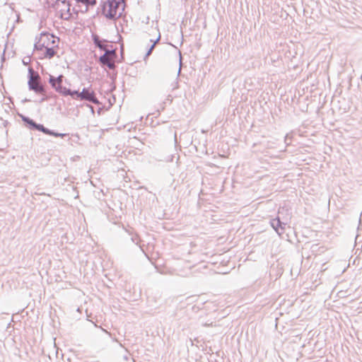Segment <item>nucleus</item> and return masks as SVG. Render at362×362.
<instances>
[{
	"label": "nucleus",
	"mask_w": 362,
	"mask_h": 362,
	"mask_svg": "<svg viewBox=\"0 0 362 362\" xmlns=\"http://www.w3.org/2000/svg\"><path fill=\"white\" fill-rule=\"evenodd\" d=\"M291 137H290L288 134H286L284 138V141L287 146L291 144Z\"/></svg>",
	"instance_id": "a211bd4d"
},
{
	"label": "nucleus",
	"mask_w": 362,
	"mask_h": 362,
	"mask_svg": "<svg viewBox=\"0 0 362 362\" xmlns=\"http://www.w3.org/2000/svg\"><path fill=\"white\" fill-rule=\"evenodd\" d=\"M81 101H88L95 105L100 103L95 92L90 88H83L81 91Z\"/></svg>",
	"instance_id": "423d86ee"
},
{
	"label": "nucleus",
	"mask_w": 362,
	"mask_h": 362,
	"mask_svg": "<svg viewBox=\"0 0 362 362\" xmlns=\"http://www.w3.org/2000/svg\"><path fill=\"white\" fill-rule=\"evenodd\" d=\"M105 66L108 67L111 70L115 69L116 67L113 61L108 62V64Z\"/></svg>",
	"instance_id": "f3484780"
},
{
	"label": "nucleus",
	"mask_w": 362,
	"mask_h": 362,
	"mask_svg": "<svg viewBox=\"0 0 362 362\" xmlns=\"http://www.w3.org/2000/svg\"><path fill=\"white\" fill-rule=\"evenodd\" d=\"M43 49H45V42L42 43L39 39L35 37V42L34 44V50L35 51H42Z\"/></svg>",
	"instance_id": "ddd939ff"
},
{
	"label": "nucleus",
	"mask_w": 362,
	"mask_h": 362,
	"mask_svg": "<svg viewBox=\"0 0 362 362\" xmlns=\"http://www.w3.org/2000/svg\"><path fill=\"white\" fill-rule=\"evenodd\" d=\"M77 3H81V4H83V1H85L86 0H75Z\"/></svg>",
	"instance_id": "4be33fe9"
},
{
	"label": "nucleus",
	"mask_w": 362,
	"mask_h": 362,
	"mask_svg": "<svg viewBox=\"0 0 362 362\" xmlns=\"http://www.w3.org/2000/svg\"><path fill=\"white\" fill-rule=\"evenodd\" d=\"M30 61H28V62L25 61V59H23V63L24 65H27L28 64Z\"/></svg>",
	"instance_id": "5701e85b"
},
{
	"label": "nucleus",
	"mask_w": 362,
	"mask_h": 362,
	"mask_svg": "<svg viewBox=\"0 0 362 362\" xmlns=\"http://www.w3.org/2000/svg\"><path fill=\"white\" fill-rule=\"evenodd\" d=\"M104 52L105 54H106L107 56H110V57L114 59H116L117 58V54L115 49H109L107 47L104 50Z\"/></svg>",
	"instance_id": "f8f14e48"
},
{
	"label": "nucleus",
	"mask_w": 362,
	"mask_h": 362,
	"mask_svg": "<svg viewBox=\"0 0 362 362\" xmlns=\"http://www.w3.org/2000/svg\"><path fill=\"white\" fill-rule=\"evenodd\" d=\"M62 95L65 96V97L71 96L73 99L79 100H81V96H83L81 91L80 92L79 90H71L67 88L64 89V91L62 93Z\"/></svg>",
	"instance_id": "1a4fd4ad"
},
{
	"label": "nucleus",
	"mask_w": 362,
	"mask_h": 362,
	"mask_svg": "<svg viewBox=\"0 0 362 362\" xmlns=\"http://www.w3.org/2000/svg\"><path fill=\"white\" fill-rule=\"evenodd\" d=\"M8 124H9V122H8L7 120H5V121L4 122V127H7V125H8Z\"/></svg>",
	"instance_id": "412c9836"
},
{
	"label": "nucleus",
	"mask_w": 362,
	"mask_h": 362,
	"mask_svg": "<svg viewBox=\"0 0 362 362\" xmlns=\"http://www.w3.org/2000/svg\"><path fill=\"white\" fill-rule=\"evenodd\" d=\"M17 116L21 119L23 126L30 131H38L46 135L52 136L54 137L64 138L69 136V134L59 133L54 130L49 129V128L45 127L42 124L36 122L33 119L22 113L17 112Z\"/></svg>",
	"instance_id": "f03ea898"
},
{
	"label": "nucleus",
	"mask_w": 362,
	"mask_h": 362,
	"mask_svg": "<svg viewBox=\"0 0 362 362\" xmlns=\"http://www.w3.org/2000/svg\"><path fill=\"white\" fill-rule=\"evenodd\" d=\"M155 42H153L151 47H149V49H148L147 52L146 53V55L144 57V60H146L152 53L153 49L155 48Z\"/></svg>",
	"instance_id": "4468645a"
},
{
	"label": "nucleus",
	"mask_w": 362,
	"mask_h": 362,
	"mask_svg": "<svg viewBox=\"0 0 362 362\" xmlns=\"http://www.w3.org/2000/svg\"><path fill=\"white\" fill-rule=\"evenodd\" d=\"M270 225L279 235L284 233L286 223L282 222L279 217L272 219Z\"/></svg>",
	"instance_id": "0eeeda50"
},
{
	"label": "nucleus",
	"mask_w": 362,
	"mask_h": 362,
	"mask_svg": "<svg viewBox=\"0 0 362 362\" xmlns=\"http://www.w3.org/2000/svg\"><path fill=\"white\" fill-rule=\"evenodd\" d=\"M57 48L58 47H54L53 45L45 47L43 57L49 59H52L57 54Z\"/></svg>",
	"instance_id": "9d476101"
},
{
	"label": "nucleus",
	"mask_w": 362,
	"mask_h": 362,
	"mask_svg": "<svg viewBox=\"0 0 362 362\" xmlns=\"http://www.w3.org/2000/svg\"><path fill=\"white\" fill-rule=\"evenodd\" d=\"M96 3H97L96 0H86L85 1H83V4H85L86 6V8L88 6H95Z\"/></svg>",
	"instance_id": "2eb2a0df"
},
{
	"label": "nucleus",
	"mask_w": 362,
	"mask_h": 362,
	"mask_svg": "<svg viewBox=\"0 0 362 362\" xmlns=\"http://www.w3.org/2000/svg\"><path fill=\"white\" fill-rule=\"evenodd\" d=\"M125 7L124 0H104L101 1L98 10L107 20L115 21L122 16Z\"/></svg>",
	"instance_id": "f257e3e1"
},
{
	"label": "nucleus",
	"mask_w": 362,
	"mask_h": 362,
	"mask_svg": "<svg viewBox=\"0 0 362 362\" xmlns=\"http://www.w3.org/2000/svg\"><path fill=\"white\" fill-rule=\"evenodd\" d=\"M37 39H39L42 43L45 42V47L50 45L58 47V42H59V38L58 37L46 31L42 32L39 37L37 36Z\"/></svg>",
	"instance_id": "20e7f679"
},
{
	"label": "nucleus",
	"mask_w": 362,
	"mask_h": 362,
	"mask_svg": "<svg viewBox=\"0 0 362 362\" xmlns=\"http://www.w3.org/2000/svg\"><path fill=\"white\" fill-rule=\"evenodd\" d=\"M64 78V76L62 74H60L57 77L49 75L48 79V83L50 84L52 88L60 95L63 93L64 89L66 88V87L62 86Z\"/></svg>",
	"instance_id": "39448f33"
},
{
	"label": "nucleus",
	"mask_w": 362,
	"mask_h": 362,
	"mask_svg": "<svg viewBox=\"0 0 362 362\" xmlns=\"http://www.w3.org/2000/svg\"><path fill=\"white\" fill-rule=\"evenodd\" d=\"M321 247L319 246L318 244H313L312 246H311V251L312 252H317L320 251V249Z\"/></svg>",
	"instance_id": "dca6fc26"
},
{
	"label": "nucleus",
	"mask_w": 362,
	"mask_h": 362,
	"mask_svg": "<svg viewBox=\"0 0 362 362\" xmlns=\"http://www.w3.org/2000/svg\"><path fill=\"white\" fill-rule=\"evenodd\" d=\"M115 60V59L110 57V56H107L106 54H103L99 57L98 62L102 67H105L108 62Z\"/></svg>",
	"instance_id": "9b49d317"
},
{
	"label": "nucleus",
	"mask_w": 362,
	"mask_h": 362,
	"mask_svg": "<svg viewBox=\"0 0 362 362\" xmlns=\"http://www.w3.org/2000/svg\"><path fill=\"white\" fill-rule=\"evenodd\" d=\"M92 38L95 47L99 48L101 51H104L108 47L107 40L101 39L98 35H93Z\"/></svg>",
	"instance_id": "6e6552de"
},
{
	"label": "nucleus",
	"mask_w": 362,
	"mask_h": 362,
	"mask_svg": "<svg viewBox=\"0 0 362 362\" xmlns=\"http://www.w3.org/2000/svg\"><path fill=\"white\" fill-rule=\"evenodd\" d=\"M33 72V69L32 67H29L28 74V86L29 90L34 91L37 94H45V87L38 82H34Z\"/></svg>",
	"instance_id": "7ed1b4c3"
},
{
	"label": "nucleus",
	"mask_w": 362,
	"mask_h": 362,
	"mask_svg": "<svg viewBox=\"0 0 362 362\" xmlns=\"http://www.w3.org/2000/svg\"><path fill=\"white\" fill-rule=\"evenodd\" d=\"M35 78L40 81V76L37 72H35Z\"/></svg>",
	"instance_id": "aec40b11"
},
{
	"label": "nucleus",
	"mask_w": 362,
	"mask_h": 362,
	"mask_svg": "<svg viewBox=\"0 0 362 362\" xmlns=\"http://www.w3.org/2000/svg\"><path fill=\"white\" fill-rule=\"evenodd\" d=\"M160 33H159L157 39L155 41H153V40H151V42H153V43L155 42V45H156L160 40Z\"/></svg>",
	"instance_id": "6ab92c4d"
}]
</instances>
